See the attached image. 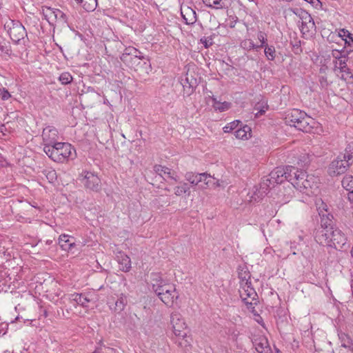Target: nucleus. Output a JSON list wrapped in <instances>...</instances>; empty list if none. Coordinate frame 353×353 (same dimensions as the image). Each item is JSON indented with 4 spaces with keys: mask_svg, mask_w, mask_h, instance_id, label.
<instances>
[{
    "mask_svg": "<svg viewBox=\"0 0 353 353\" xmlns=\"http://www.w3.org/2000/svg\"><path fill=\"white\" fill-rule=\"evenodd\" d=\"M241 46L244 50H248V51H250L252 50L258 51L257 44L254 43V42L250 39H245L243 40L241 42Z\"/></svg>",
    "mask_w": 353,
    "mask_h": 353,
    "instance_id": "32",
    "label": "nucleus"
},
{
    "mask_svg": "<svg viewBox=\"0 0 353 353\" xmlns=\"http://www.w3.org/2000/svg\"><path fill=\"white\" fill-rule=\"evenodd\" d=\"M4 27L7 30L10 39L16 43L27 36L24 26L19 21L10 20L6 23Z\"/></svg>",
    "mask_w": 353,
    "mask_h": 353,
    "instance_id": "6",
    "label": "nucleus"
},
{
    "mask_svg": "<svg viewBox=\"0 0 353 353\" xmlns=\"http://www.w3.org/2000/svg\"><path fill=\"white\" fill-rule=\"evenodd\" d=\"M350 253H351V256L353 257V245H352V248L351 249Z\"/></svg>",
    "mask_w": 353,
    "mask_h": 353,
    "instance_id": "53",
    "label": "nucleus"
},
{
    "mask_svg": "<svg viewBox=\"0 0 353 353\" xmlns=\"http://www.w3.org/2000/svg\"><path fill=\"white\" fill-rule=\"evenodd\" d=\"M352 352H353V350H352Z\"/></svg>",
    "mask_w": 353,
    "mask_h": 353,
    "instance_id": "55",
    "label": "nucleus"
},
{
    "mask_svg": "<svg viewBox=\"0 0 353 353\" xmlns=\"http://www.w3.org/2000/svg\"><path fill=\"white\" fill-rule=\"evenodd\" d=\"M350 164L347 159L343 157V154L339 155L330 163L328 168L329 174L330 176H337L343 174Z\"/></svg>",
    "mask_w": 353,
    "mask_h": 353,
    "instance_id": "7",
    "label": "nucleus"
},
{
    "mask_svg": "<svg viewBox=\"0 0 353 353\" xmlns=\"http://www.w3.org/2000/svg\"><path fill=\"white\" fill-rule=\"evenodd\" d=\"M10 97V94L8 90L0 88V98L3 100H7Z\"/></svg>",
    "mask_w": 353,
    "mask_h": 353,
    "instance_id": "49",
    "label": "nucleus"
},
{
    "mask_svg": "<svg viewBox=\"0 0 353 353\" xmlns=\"http://www.w3.org/2000/svg\"><path fill=\"white\" fill-rule=\"evenodd\" d=\"M316 204L317 205V210L319 211V213L321 212V214H325V213H330L328 212V206L327 205L324 203L321 199H319L316 201Z\"/></svg>",
    "mask_w": 353,
    "mask_h": 353,
    "instance_id": "42",
    "label": "nucleus"
},
{
    "mask_svg": "<svg viewBox=\"0 0 353 353\" xmlns=\"http://www.w3.org/2000/svg\"><path fill=\"white\" fill-rule=\"evenodd\" d=\"M154 170L158 175L161 176L164 180H166V179H170L175 182H177L179 179V177L175 171L172 170L171 169L165 166L156 165L154 167Z\"/></svg>",
    "mask_w": 353,
    "mask_h": 353,
    "instance_id": "16",
    "label": "nucleus"
},
{
    "mask_svg": "<svg viewBox=\"0 0 353 353\" xmlns=\"http://www.w3.org/2000/svg\"><path fill=\"white\" fill-rule=\"evenodd\" d=\"M8 328V323H6L5 322L0 323V336L1 335H4L7 332Z\"/></svg>",
    "mask_w": 353,
    "mask_h": 353,
    "instance_id": "50",
    "label": "nucleus"
},
{
    "mask_svg": "<svg viewBox=\"0 0 353 353\" xmlns=\"http://www.w3.org/2000/svg\"><path fill=\"white\" fill-rule=\"evenodd\" d=\"M181 16L188 25H192L196 21V13L194 10L189 6H182L181 8Z\"/></svg>",
    "mask_w": 353,
    "mask_h": 353,
    "instance_id": "19",
    "label": "nucleus"
},
{
    "mask_svg": "<svg viewBox=\"0 0 353 353\" xmlns=\"http://www.w3.org/2000/svg\"><path fill=\"white\" fill-rule=\"evenodd\" d=\"M210 178L211 176L205 172L194 173L192 172H188L185 174V180L192 186L197 185L200 182H204L205 185H208Z\"/></svg>",
    "mask_w": 353,
    "mask_h": 353,
    "instance_id": "12",
    "label": "nucleus"
},
{
    "mask_svg": "<svg viewBox=\"0 0 353 353\" xmlns=\"http://www.w3.org/2000/svg\"><path fill=\"white\" fill-rule=\"evenodd\" d=\"M321 229H332L333 227V216L330 213L321 214Z\"/></svg>",
    "mask_w": 353,
    "mask_h": 353,
    "instance_id": "26",
    "label": "nucleus"
},
{
    "mask_svg": "<svg viewBox=\"0 0 353 353\" xmlns=\"http://www.w3.org/2000/svg\"><path fill=\"white\" fill-rule=\"evenodd\" d=\"M45 175L50 183H53L57 179V173L54 170H45Z\"/></svg>",
    "mask_w": 353,
    "mask_h": 353,
    "instance_id": "45",
    "label": "nucleus"
},
{
    "mask_svg": "<svg viewBox=\"0 0 353 353\" xmlns=\"http://www.w3.org/2000/svg\"><path fill=\"white\" fill-rule=\"evenodd\" d=\"M344 159H347L352 164L353 163V142L348 144L345 148V152L343 154Z\"/></svg>",
    "mask_w": 353,
    "mask_h": 353,
    "instance_id": "38",
    "label": "nucleus"
},
{
    "mask_svg": "<svg viewBox=\"0 0 353 353\" xmlns=\"http://www.w3.org/2000/svg\"><path fill=\"white\" fill-rule=\"evenodd\" d=\"M274 187V184L270 180L268 176H264L260 183V194H267L269 189Z\"/></svg>",
    "mask_w": 353,
    "mask_h": 353,
    "instance_id": "30",
    "label": "nucleus"
},
{
    "mask_svg": "<svg viewBox=\"0 0 353 353\" xmlns=\"http://www.w3.org/2000/svg\"><path fill=\"white\" fill-rule=\"evenodd\" d=\"M240 296L248 309L252 310L257 304V294L252 287L251 281L248 279H242L239 289Z\"/></svg>",
    "mask_w": 353,
    "mask_h": 353,
    "instance_id": "4",
    "label": "nucleus"
},
{
    "mask_svg": "<svg viewBox=\"0 0 353 353\" xmlns=\"http://www.w3.org/2000/svg\"><path fill=\"white\" fill-rule=\"evenodd\" d=\"M42 12L45 19L49 23L57 20H59L61 23L67 22L66 15L59 9L52 8L50 7H43Z\"/></svg>",
    "mask_w": 353,
    "mask_h": 353,
    "instance_id": "10",
    "label": "nucleus"
},
{
    "mask_svg": "<svg viewBox=\"0 0 353 353\" xmlns=\"http://www.w3.org/2000/svg\"><path fill=\"white\" fill-rule=\"evenodd\" d=\"M92 353H101V352L99 350H96Z\"/></svg>",
    "mask_w": 353,
    "mask_h": 353,
    "instance_id": "54",
    "label": "nucleus"
},
{
    "mask_svg": "<svg viewBox=\"0 0 353 353\" xmlns=\"http://www.w3.org/2000/svg\"><path fill=\"white\" fill-rule=\"evenodd\" d=\"M316 241L321 245L342 248L346 243V236L338 228L321 229L315 235Z\"/></svg>",
    "mask_w": 353,
    "mask_h": 353,
    "instance_id": "2",
    "label": "nucleus"
},
{
    "mask_svg": "<svg viewBox=\"0 0 353 353\" xmlns=\"http://www.w3.org/2000/svg\"><path fill=\"white\" fill-rule=\"evenodd\" d=\"M190 188L188 184L185 182H180L179 185L174 188V194L176 196H181L183 194L189 195L190 193Z\"/></svg>",
    "mask_w": 353,
    "mask_h": 353,
    "instance_id": "31",
    "label": "nucleus"
},
{
    "mask_svg": "<svg viewBox=\"0 0 353 353\" xmlns=\"http://www.w3.org/2000/svg\"><path fill=\"white\" fill-rule=\"evenodd\" d=\"M178 297L179 294L174 285H172V289L166 290L165 294L159 292V298L168 306H172Z\"/></svg>",
    "mask_w": 353,
    "mask_h": 353,
    "instance_id": "17",
    "label": "nucleus"
},
{
    "mask_svg": "<svg viewBox=\"0 0 353 353\" xmlns=\"http://www.w3.org/2000/svg\"><path fill=\"white\" fill-rule=\"evenodd\" d=\"M118 262L120 265V270L124 272H129L131 268V261L128 256L124 254H120L117 256Z\"/></svg>",
    "mask_w": 353,
    "mask_h": 353,
    "instance_id": "25",
    "label": "nucleus"
},
{
    "mask_svg": "<svg viewBox=\"0 0 353 353\" xmlns=\"http://www.w3.org/2000/svg\"><path fill=\"white\" fill-rule=\"evenodd\" d=\"M338 336L341 346L352 352L353 341L352 338L348 334L343 332H339Z\"/></svg>",
    "mask_w": 353,
    "mask_h": 353,
    "instance_id": "24",
    "label": "nucleus"
},
{
    "mask_svg": "<svg viewBox=\"0 0 353 353\" xmlns=\"http://www.w3.org/2000/svg\"><path fill=\"white\" fill-rule=\"evenodd\" d=\"M264 48V53L266 58L270 61H273L276 57V50L273 46L266 45Z\"/></svg>",
    "mask_w": 353,
    "mask_h": 353,
    "instance_id": "33",
    "label": "nucleus"
},
{
    "mask_svg": "<svg viewBox=\"0 0 353 353\" xmlns=\"http://www.w3.org/2000/svg\"><path fill=\"white\" fill-rule=\"evenodd\" d=\"M212 101V107L215 110H218L219 112H224L230 109L231 107V104L229 102L224 101L221 102L216 99L214 96L211 97Z\"/></svg>",
    "mask_w": 353,
    "mask_h": 353,
    "instance_id": "29",
    "label": "nucleus"
},
{
    "mask_svg": "<svg viewBox=\"0 0 353 353\" xmlns=\"http://www.w3.org/2000/svg\"><path fill=\"white\" fill-rule=\"evenodd\" d=\"M253 345L259 353H270L271 352L268 341L264 336H256L253 340Z\"/></svg>",
    "mask_w": 353,
    "mask_h": 353,
    "instance_id": "18",
    "label": "nucleus"
},
{
    "mask_svg": "<svg viewBox=\"0 0 353 353\" xmlns=\"http://www.w3.org/2000/svg\"><path fill=\"white\" fill-rule=\"evenodd\" d=\"M302 115H303V111L293 109L287 114L285 118V123L296 128V124H297V122H299Z\"/></svg>",
    "mask_w": 353,
    "mask_h": 353,
    "instance_id": "20",
    "label": "nucleus"
},
{
    "mask_svg": "<svg viewBox=\"0 0 353 353\" xmlns=\"http://www.w3.org/2000/svg\"><path fill=\"white\" fill-rule=\"evenodd\" d=\"M74 148L68 143L57 142L52 145L43 146L44 152L54 161L63 163L72 154Z\"/></svg>",
    "mask_w": 353,
    "mask_h": 353,
    "instance_id": "3",
    "label": "nucleus"
},
{
    "mask_svg": "<svg viewBox=\"0 0 353 353\" xmlns=\"http://www.w3.org/2000/svg\"><path fill=\"white\" fill-rule=\"evenodd\" d=\"M339 36L341 37L348 38L350 41H353V34L348 30L342 29L340 30Z\"/></svg>",
    "mask_w": 353,
    "mask_h": 353,
    "instance_id": "47",
    "label": "nucleus"
},
{
    "mask_svg": "<svg viewBox=\"0 0 353 353\" xmlns=\"http://www.w3.org/2000/svg\"><path fill=\"white\" fill-rule=\"evenodd\" d=\"M315 124L316 122L314 119L303 112V115H302L299 122L296 124V128L303 132H310L314 128Z\"/></svg>",
    "mask_w": 353,
    "mask_h": 353,
    "instance_id": "15",
    "label": "nucleus"
},
{
    "mask_svg": "<svg viewBox=\"0 0 353 353\" xmlns=\"http://www.w3.org/2000/svg\"><path fill=\"white\" fill-rule=\"evenodd\" d=\"M257 39L260 42V44H257L259 51L261 48H263L264 46L268 45V39L266 33L263 31L259 30L257 32Z\"/></svg>",
    "mask_w": 353,
    "mask_h": 353,
    "instance_id": "34",
    "label": "nucleus"
},
{
    "mask_svg": "<svg viewBox=\"0 0 353 353\" xmlns=\"http://www.w3.org/2000/svg\"><path fill=\"white\" fill-rule=\"evenodd\" d=\"M196 79L191 78L189 79L188 76L185 77V79H181V84L183 87L193 88L196 85Z\"/></svg>",
    "mask_w": 353,
    "mask_h": 353,
    "instance_id": "46",
    "label": "nucleus"
},
{
    "mask_svg": "<svg viewBox=\"0 0 353 353\" xmlns=\"http://www.w3.org/2000/svg\"><path fill=\"white\" fill-rule=\"evenodd\" d=\"M172 285L170 284H163L162 285L161 283L160 284H152V290L154 291V292L157 294V295L159 296V292H163L165 294L166 290L172 289Z\"/></svg>",
    "mask_w": 353,
    "mask_h": 353,
    "instance_id": "35",
    "label": "nucleus"
},
{
    "mask_svg": "<svg viewBox=\"0 0 353 353\" xmlns=\"http://www.w3.org/2000/svg\"><path fill=\"white\" fill-rule=\"evenodd\" d=\"M293 166L278 167L272 170L268 175L270 180L275 184L282 183L285 181H288L292 183L293 181V172L295 171Z\"/></svg>",
    "mask_w": 353,
    "mask_h": 353,
    "instance_id": "5",
    "label": "nucleus"
},
{
    "mask_svg": "<svg viewBox=\"0 0 353 353\" xmlns=\"http://www.w3.org/2000/svg\"><path fill=\"white\" fill-rule=\"evenodd\" d=\"M203 2L205 6L210 8L219 9L223 7L221 0H203Z\"/></svg>",
    "mask_w": 353,
    "mask_h": 353,
    "instance_id": "40",
    "label": "nucleus"
},
{
    "mask_svg": "<svg viewBox=\"0 0 353 353\" xmlns=\"http://www.w3.org/2000/svg\"><path fill=\"white\" fill-rule=\"evenodd\" d=\"M250 134L251 128L247 125L239 128L234 132L235 137L239 139H248V138L250 137Z\"/></svg>",
    "mask_w": 353,
    "mask_h": 353,
    "instance_id": "28",
    "label": "nucleus"
},
{
    "mask_svg": "<svg viewBox=\"0 0 353 353\" xmlns=\"http://www.w3.org/2000/svg\"><path fill=\"white\" fill-rule=\"evenodd\" d=\"M342 186L348 191L347 197L349 201L353 203V176H345L342 181Z\"/></svg>",
    "mask_w": 353,
    "mask_h": 353,
    "instance_id": "22",
    "label": "nucleus"
},
{
    "mask_svg": "<svg viewBox=\"0 0 353 353\" xmlns=\"http://www.w3.org/2000/svg\"><path fill=\"white\" fill-rule=\"evenodd\" d=\"M201 43L204 45L205 48H209L212 45V39L210 37H203L201 39Z\"/></svg>",
    "mask_w": 353,
    "mask_h": 353,
    "instance_id": "48",
    "label": "nucleus"
},
{
    "mask_svg": "<svg viewBox=\"0 0 353 353\" xmlns=\"http://www.w3.org/2000/svg\"><path fill=\"white\" fill-rule=\"evenodd\" d=\"M319 179L314 175L295 168L293 172L292 185L299 191L307 196L314 195L318 192Z\"/></svg>",
    "mask_w": 353,
    "mask_h": 353,
    "instance_id": "1",
    "label": "nucleus"
},
{
    "mask_svg": "<svg viewBox=\"0 0 353 353\" xmlns=\"http://www.w3.org/2000/svg\"><path fill=\"white\" fill-rule=\"evenodd\" d=\"M70 299L72 301L83 307H88V303L91 301L88 294H73L70 295Z\"/></svg>",
    "mask_w": 353,
    "mask_h": 353,
    "instance_id": "23",
    "label": "nucleus"
},
{
    "mask_svg": "<svg viewBox=\"0 0 353 353\" xmlns=\"http://www.w3.org/2000/svg\"><path fill=\"white\" fill-rule=\"evenodd\" d=\"M126 304V299L123 297H120L115 302L114 310L117 312H119L124 310V307Z\"/></svg>",
    "mask_w": 353,
    "mask_h": 353,
    "instance_id": "41",
    "label": "nucleus"
},
{
    "mask_svg": "<svg viewBox=\"0 0 353 353\" xmlns=\"http://www.w3.org/2000/svg\"><path fill=\"white\" fill-rule=\"evenodd\" d=\"M292 190L290 187L285 189V194H283V198L281 199L280 202L281 203H287L290 199L292 198Z\"/></svg>",
    "mask_w": 353,
    "mask_h": 353,
    "instance_id": "43",
    "label": "nucleus"
},
{
    "mask_svg": "<svg viewBox=\"0 0 353 353\" xmlns=\"http://www.w3.org/2000/svg\"><path fill=\"white\" fill-rule=\"evenodd\" d=\"M59 244L65 251H71L75 246L74 238L65 234L59 236Z\"/></svg>",
    "mask_w": 353,
    "mask_h": 353,
    "instance_id": "21",
    "label": "nucleus"
},
{
    "mask_svg": "<svg viewBox=\"0 0 353 353\" xmlns=\"http://www.w3.org/2000/svg\"><path fill=\"white\" fill-rule=\"evenodd\" d=\"M10 46L3 41H0V57L8 56L10 54Z\"/></svg>",
    "mask_w": 353,
    "mask_h": 353,
    "instance_id": "37",
    "label": "nucleus"
},
{
    "mask_svg": "<svg viewBox=\"0 0 353 353\" xmlns=\"http://www.w3.org/2000/svg\"><path fill=\"white\" fill-rule=\"evenodd\" d=\"M346 54H347V51L345 50L344 48L342 49L341 50H333L332 51V56L334 58V61L341 59V57H343Z\"/></svg>",
    "mask_w": 353,
    "mask_h": 353,
    "instance_id": "44",
    "label": "nucleus"
},
{
    "mask_svg": "<svg viewBox=\"0 0 353 353\" xmlns=\"http://www.w3.org/2000/svg\"><path fill=\"white\" fill-rule=\"evenodd\" d=\"M239 125H242V123L239 120L233 121L229 123H228L225 126L223 127V130L225 133H229L232 130H235Z\"/></svg>",
    "mask_w": 353,
    "mask_h": 353,
    "instance_id": "36",
    "label": "nucleus"
},
{
    "mask_svg": "<svg viewBox=\"0 0 353 353\" xmlns=\"http://www.w3.org/2000/svg\"><path fill=\"white\" fill-rule=\"evenodd\" d=\"M83 185L90 190L98 192L101 189L99 178L92 172H85L81 179Z\"/></svg>",
    "mask_w": 353,
    "mask_h": 353,
    "instance_id": "9",
    "label": "nucleus"
},
{
    "mask_svg": "<svg viewBox=\"0 0 353 353\" xmlns=\"http://www.w3.org/2000/svg\"><path fill=\"white\" fill-rule=\"evenodd\" d=\"M347 54L345 55L341 59L334 61V68L336 71H339L341 73V78L344 80L348 79H353V74L347 66Z\"/></svg>",
    "mask_w": 353,
    "mask_h": 353,
    "instance_id": "13",
    "label": "nucleus"
},
{
    "mask_svg": "<svg viewBox=\"0 0 353 353\" xmlns=\"http://www.w3.org/2000/svg\"><path fill=\"white\" fill-rule=\"evenodd\" d=\"M59 80L61 83V84L67 85V84L70 83L72 81L73 77L70 74V73L65 72L60 74V76L59 77Z\"/></svg>",
    "mask_w": 353,
    "mask_h": 353,
    "instance_id": "39",
    "label": "nucleus"
},
{
    "mask_svg": "<svg viewBox=\"0 0 353 353\" xmlns=\"http://www.w3.org/2000/svg\"><path fill=\"white\" fill-rule=\"evenodd\" d=\"M170 319L174 334L183 338L186 336L185 329L187 326L181 315L178 312H173L171 314Z\"/></svg>",
    "mask_w": 353,
    "mask_h": 353,
    "instance_id": "8",
    "label": "nucleus"
},
{
    "mask_svg": "<svg viewBox=\"0 0 353 353\" xmlns=\"http://www.w3.org/2000/svg\"><path fill=\"white\" fill-rule=\"evenodd\" d=\"M42 137L44 146L52 145L58 142L59 133L54 127L47 126L43 130Z\"/></svg>",
    "mask_w": 353,
    "mask_h": 353,
    "instance_id": "14",
    "label": "nucleus"
},
{
    "mask_svg": "<svg viewBox=\"0 0 353 353\" xmlns=\"http://www.w3.org/2000/svg\"><path fill=\"white\" fill-rule=\"evenodd\" d=\"M305 1L310 3L312 5H315V3H319V0H305Z\"/></svg>",
    "mask_w": 353,
    "mask_h": 353,
    "instance_id": "52",
    "label": "nucleus"
},
{
    "mask_svg": "<svg viewBox=\"0 0 353 353\" xmlns=\"http://www.w3.org/2000/svg\"><path fill=\"white\" fill-rule=\"evenodd\" d=\"M265 112V110H264L263 108H261L259 110L258 112L256 113V117H259V115H262L263 114H264Z\"/></svg>",
    "mask_w": 353,
    "mask_h": 353,
    "instance_id": "51",
    "label": "nucleus"
},
{
    "mask_svg": "<svg viewBox=\"0 0 353 353\" xmlns=\"http://www.w3.org/2000/svg\"><path fill=\"white\" fill-rule=\"evenodd\" d=\"M77 3L80 5L85 11L92 12L97 6V0H75Z\"/></svg>",
    "mask_w": 353,
    "mask_h": 353,
    "instance_id": "27",
    "label": "nucleus"
},
{
    "mask_svg": "<svg viewBox=\"0 0 353 353\" xmlns=\"http://www.w3.org/2000/svg\"><path fill=\"white\" fill-rule=\"evenodd\" d=\"M301 19L300 30L303 34L315 30L316 26L311 15L305 11H300L298 14Z\"/></svg>",
    "mask_w": 353,
    "mask_h": 353,
    "instance_id": "11",
    "label": "nucleus"
}]
</instances>
